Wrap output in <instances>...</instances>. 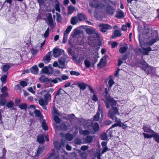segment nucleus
I'll return each mask as SVG.
<instances>
[{
    "label": "nucleus",
    "instance_id": "c756f323",
    "mask_svg": "<svg viewBox=\"0 0 159 159\" xmlns=\"http://www.w3.org/2000/svg\"><path fill=\"white\" fill-rule=\"evenodd\" d=\"M78 18L76 16H74L71 18L70 20L71 23L73 25H75L78 22Z\"/></svg>",
    "mask_w": 159,
    "mask_h": 159
},
{
    "label": "nucleus",
    "instance_id": "7ed1b4c3",
    "mask_svg": "<svg viewBox=\"0 0 159 159\" xmlns=\"http://www.w3.org/2000/svg\"><path fill=\"white\" fill-rule=\"evenodd\" d=\"M120 115L118 110L116 107H112L111 109H110L107 114L108 116L111 119L114 120L115 118V115Z\"/></svg>",
    "mask_w": 159,
    "mask_h": 159
},
{
    "label": "nucleus",
    "instance_id": "79ce46f5",
    "mask_svg": "<svg viewBox=\"0 0 159 159\" xmlns=\"http://www.w3.org/2000/svg\"><path fill=\"white\" fill-rule=\"evenodd\" d=\"M7 74L8 73H7L6 75H3L1 77V80L3 84L6 83V81L7 79Z\"/></svg>",
    "mask_w": 159,
    "mask_h": 159
},
{
    "label": "nucleus",
    "instance_id": "2eb2a0df",
    "mask_svg": "<svg viewBox=\"0 0 159 159\" xmlns=\"http://www.w3.org/2000/svg\"><path fill=\"white\" fill-rule=\"evenodd\" d=\"M104 97L106 99V100H104V102L106 104V107L108 109L110 107V105L108 103V101L112 98L110 97L108 93L105 94L104 95Z\"/></svg>",
    "mask_w": 159,
    "mask_h": 159
},
{
    "label": "nucleus",
    "instance_id": "2f4dec72",
    "mask_svg": "<svg viewBox=\"0 0 159 159\" xmlns=\"http://www.w3.org/2000/svg\"><path fill=\"white\" fill-rule=\"evenodd\" d=\"M66 94V92L64 90L60 89L57 92L56 95H61L62 96H63Z\"/></svg>",
    "mask_w": 159,
    "mask_h": 159
},
{
    "label": "nucleus",
    "instance_id": "de8ad7c7",
    "mask_svg": "<svg viewBox=\"0 0 159 159\" xmlns=\"http://www.w3.org/2000/svg\"><path fill=\"white\" fill-rule=\"evenodd\" d=\"M42 125L43 129L45 130H48V129L47 125L46 123V122L44 121H43L42 123Z\"/></svg>",
    "mask_w": 159,
    "mask_h": 159
},
{
    "label": "nucleus",
    "instance_id": "4c0bfd02",
    "mask_svg": "<svg viewBox=\"0 0 159 159\" xmlns=\"http://www.w3.org/2000/svg\"><path fill=\"white\" fill-rule=\"evenodd\" d=\"M86 33L89 34H93L95 31H96V30L93 28L91 29L87 28L86 29Z\"/></svg>",
    "mask_w": 159,
    "mask_h": 159
},
{
    "label": "nucleus",
    "instance_id": "9d476101",
    "mask_svg": "<svg viewBox=\"0 0 159 159\" xmlns=\"http://www.w3.org/2000/svg\"><path fill=\"white\" fill-rule=\"evenodd\" d=\"M53 51V56L55 58L59 57L64 52L63 50L56 48H54Z\"/></svg>",
    "mask_w": 159,
    "mask_h": 159
},
{
    "label": "nucleus",
    "instance_id": "864d4df0",
    "mask_svg": "<svg viewBox=\"0 0 159 159\" xmlns=\"http://www.w3.org/2000/svg\"><path fill=\"white\" fill-rule=\"evenodd\" d=\"M72 28V26L71 25H69L67 27L66 29V30L65 31V32L67 34H69Z\"/></svg>",
    "mask_w": 159,
    "mask_h": 159
},
{
    "label": "nucleus",
    "instance_id": "774afa93",
    "mask_svg": "<svg viewBox=\"0 0 159 159\" xmlns=\"http://www.w3.org/2000/svg\"><path fill=\"white\" fill-rule=\"evenodd\" d=\"M61 79H62V80H67L68 79V78H69L68 76L66 75H62V76H61Z\"/></svg>",
    "mask_w": 159,
    "mask_h": 159
},
{
    "label": "nucleus",
    "instance_id": "b1692460",
    "mask_svg": "<svg viewBox=\"0 0 159 159\" xmlns=\"http://www.w3.org/2000/svg\"><path fill=\"white\" fill-rule=\"evenodd\" d=\"M37 141L40 144H43L44 142V136L43 135H39L37 136Z\"/></svg>",
    "mask_w": 159,
    "mask_h": 159
},
{
    "label": "nucleus",
    "instance_id": "4d7b16f0",
    "mask_svg": "<svg viewBox=\"0 0 159 159\" xmlns=\"http://www.w3.org/2000/svg\"><path fill=\"white\" fill-rule=\"evenodd\" d=\"M54 89L51 88L47 89L44 90V92H45L46 93H52L53 92Z\"/></svg>",
    "mask_w": 159,
    "mask_h": 159
},
{
    "label": "nucleus",
    "instance_id": "a211bd4d",
    "mask_svg": "<svg viewBox=\"0 0 159 159\" xmlns=\"http://www.w3.org/2000/svg\"><path fill=\"white\" fill-rule=\"evenodd\" d=\"M143 131L145 132L151 133L154 132V131L152 130L151 128V127L148 125H143Z\"/></svg>",
    "mask_w": 159,
    "mask_h": 159
},
{
    "label": "nucleus",
    "instance_id": "9b49d317",
    "mask_svg": "<svg viewBox=\"0 0 159 159\" xmlns=\"http://www.w3.org/2000/svg\"><path fill=\"white\" fill-rule=\"evenodd\" d=\"M68 52L69 54L71 55L73 59L77 62H80L81 60L83 59L81 57L78 58V56L74 55V52L72 51V49L70 48L68 49Z\"/></svg>",
    "mask_w": 159,
    "mask_h": 159
},
{
    "label": "nucleus",
    "instance_id": "e433bc0d",
    "mask_svg": "<svg viewBox=\"0 0 159 159\" xmlns=\"http://www.w3.org/2000/svg\"><path fill=\"white\" fill-rule=\"evenodd\" d=\"M54 146L55 148L57 150H59L61 148V145L57 141H55L54 143Z\"/></svg>",
    "mask_w": 159,
    "mask_h": 159
},
{
    "label": "nucleus",
    "instance_id": "7c9ffc66",
    "mask_svg": "<svg viewBox=\"0 0 159 159\" xmlns=\"http://www.w3.org/2000/svg\"><path fill=\"white\" fill-rule=\"evenodd\" d=\"M48 25H52L53 23V21L52 16V15L51 13H49V15L48 16Z\"/></svg>",
    "mask_w": 159,
    "mask_h": 159
},
{
    "label": "nucleus",
    "instance_id": "49530a36",
    "mask_svg": "<svg viewBox=\"0 0 159 159\" xmlns=\"http://www.w3.org/2000/svg\"><path fill=\"white\" fill-rule=\"evenodd\" d=\"M92 37L94 39L95 38L98 39L100 36L99 34L96 31L93 34H92Z\"/></svg>",
    "mask_w": 159,
    "mask_h": 159
},
{
    "label": "nucleus",
    "instance_id": "20e7f679",
    "mask_svg": "<svg viewBox=\"0 0 159 159\" xmlns=\"http://www.w3.org/2000/svg\"><path fill=\"white\" fill-rule=\"evenodd\" d=\"M51 94L50 93H46L44 95V99L40 98L39 100V103L40 105L48 104L49 101H51Z\"/></svg>",
    "mask_w": 159,
    "mask_h": 159
},
{
    "label": "nucleus",
    "instance_id": "c9c22d12",
    "mask_svg": "<svg viewBox=\"0 0 159 159\" xmlns=\"http://www.w3.org/2000/svg\"><path fill=\"white\" fill-rule=\"evenodd\" d=\"M65 137L66 139L69 141L72 140L73 139V135L69 133L66 134Z\"/></svg>",
    "mask_w": 159,
    "mask_h": 159
},
{
    "label": "nucleus",
    "instance_id": "a18cd8bd",
    "mask_svg": "<svg viewBox=\"0 0 159 159\" xmlns=\"http://www.w3.org/2000/svg\"><path fill=\"white\" fill-rule=\"evenodd\" d=\"M54 120L57 123H59L61 121L60 119L57 115H55L54 116Z\"/></svg>",
    "mask_w": 159,
    "mask_h": 159
},
{
    "label": "nucleus",
    "instance_id": "f704fd0d",
    "mask_svg": "<svg viewBox=\"0 0 159 159\" xmlns=\"http://www.w3.org/2000/svg\"><path fill=\"white\" fill-rule=\"evenodd\" d=\"M10 66L8 64H6L3 65L2 68V70L4 72H7L10 68Z\"/></svg>",
    "mask_w": 159,
    "mask_h": 159
},
{
    "label": "nucleus",
    "instance_id": "338daca9",
    "mask_svg": "<svg viewBox=\"0 0 159 159\" xmlns=\"http://www.w3.org/2000/svg\"><path fill=\"white\" fill-rule=\"evenodd\" d=\"M118 45V43L116 42H113L111 43V48H115Z\"/></svg>",
    "mask_w": 159,
    "mask_h": 159
},
{
    "label": "nucleus",
    "instance_id": "8fccbe9b",
    "mask_svg": "<svg viewBox=\"0 0 159 159\" xmlns=\"http://www.w3.org/2000/svg\"><path fill=\"white\" fill-rule=\"evenodd\" d=\"M101 139L102 140H106L107 139V135L106 133H103L101 135Z\"/></svg>",
    "mask_w": 159,
    "mask_h": 159
},
{
    "label": "nucleus",
    "instance_id": "052dcab7",
    "mask_svg": "<svg viewBox=\"0 0 159 159\" xmlns=\"http://www.w3.org/2000/svg\"><path fill=\"white\" fill-rule=\"evenodd\" d=\"M108 84L110 87H111L114 84V82L112 79H110L109 80Z\"/></svg>",
    "mask_w": 159,
    "mask_h": 159
},
{
    "label": "nucleus",
    "instance_id": "dca6fc26",
    "mask_svg": "<svg viewBox=\"0 0 159 159\" xmlns=\"http://www.w3.org/2000/svg\"><path fill=\"white\" fill-rule=\"evenodd\" d=\"M55 151L53 150H52V152L50 153L49 156L45 159H59V157L58 155L55 153Z\"/></svg>",
    "mask_w": 159,
    "mask_h": 159
},
{
    "label": "nucleus",
    "instance_id": "f8f14e48",
    "mask_svg": "<svg viewBox=\"0 0 159 159\" xmlns=\"http://www.w3.org/2000/svg\"><path fill=\"white\" fill-rule=\"evenodd\" d=\"M45 150V148L43 146L39 147L37 150L36 152H35V156L36 157L41 156L42 154Z\"/></svg>",
    "mask_w": 159,
    "mask_h": 159
},
{
    "label": "nucleus",
    "instance_id": "09e8293b",
    "mask_svg": "<svg viewBox=\"0 0 159 159\" xmlns=\"http://www.w3.org/2000/svg\"><path fill=\"white\" fill-rule=\"evenodd\" d=\"M70 74L72 75H75L78 76L80 75V73L78 71H75L74 70H71L70 72Z\"/></svg>",
    "mask_w": 159,
    "mask_h": 159
},
{
    "label": "nucleus",
    "instance_id": "aec40b11",
    "mask_svg": "<svg viewBox=\"0 0 159 159\" xmlns=\"http://www.w3.org/2000/svg\"><path fill=\"white\" fill-rule=\"evenodd\" d=\"M116 17L119 18L121 19L124 18L125 16L124 12L120 10L116 11V14L115 15Z\"/></svg>",
    "mask_w": 159,
    "mask_h": 159
},
{
    "label": "nucleus",
    "instance_id": "f257e3e1",
    "mask_svg": "<svg viewBox=\"0 0 159 159\" xmlns=\"http://www.w3.org/2000/svg\"><path fill=\"white\" fill-rule=\"evenodd\" d=\"M151 35L150 38L151 39L147 42L146 44L147 46H152L155 43L159 40V37L157 30H152Z\"/></svg>",
    "mask_w": 159,
    "mask_h": 159
},
{
    "label": "nucleus",
    "instance_id": "6e6d98bb",
    "mask_svg": "<svg viewBox=\"0 0 159 159\" xmlns=\"http://www.w3.org/2000/svg\"><path fill=\"white\" fill-rule=\"evenodd\" d=\"M55 9L56 11H58L59 12H61L60 5L59 4L57 3L55 4Z\"/></svg>",
    "mask_w": 159,
    "mask_h": 159
},
{
    "label": "nucleus",
    "instance_id": "5fc2aeb1",
    "mask_svg": "<svg viewBox=\"0 0 159 159\" xmlns=\"http://www.w3.org/2000/svg\"><path fill=\"white\" fill-rule=\"evenodd\" d=\"M34 113L36 116L38 117H39L41 116V113L40 111L36 109L34 111Z\"/></svg>",
    "mask_w": 159,
    "mask_h": 159
},
{
    "label": "nucleus",
    "instance_id": "0e129e2a",
    "mask_svg": "<svg viewBox=\"0 0 159 159\" xmlns=\"http://www.w3.org/2000/svg\"><path fill=\"white\" fill-rule=\"evenodd\" d=\"M20 84L21 86L23 87L26 86L27 85V83L25 81H22L20 82Z\"/></svg>",
    "mask_w": 159,
    "mask_h": 159
},
{
    "label": "nucleus",
    "instance_id": "f3484780",
    "mask_svg": "<svg viewBox=\"0 0 159 159\" xmlns=\"http://www.w3.org/2000/svg\"><path fill=\"white\" fill-rule=\"evenodd\" d=\"M143 49L144 50L143 51L141 49H139V51L144 55H148L149 52L152 51L151 48L149 47L148 48H143Z\"/></svg>",
    "mask_w": 159,
    "mask_h": 159
},
{
    "label": "nucleus",
    "instance_id": "4468645a",
    "mask_svg": "<svg viewBox=\"0 0 159 159\" xmlns=\"http://www.w3.org/2000/svg\"><path fill=\"white\" fill-rule=\"evenodd\" d=\"M52 57V52H50L46 54V55L44 57L43 60L44 62L47 64L51 60V57Z\"/></svg>",
    "mask_w": 159,
    "mask_h": 159
},
{
    "label": "nucleus",
    "instance_id": "bf43d9fd",
    "mask_svg": "<svg viewBox=\"0 0 159 159\" xmlns=\"http://www.w3.org/2000/svg\"><path fill=\"white\" fill-rule=\"evenodd\" d=\"M13 103L12 102H10L7 103L6 106L8 108H11L12 107L13 105Z\"/></svg>",
    "mask_w": 159,
    "mask_h": 159
},
{
    "label": "nucleus",
    "instance_id": "c03bdc74",
    "mask_svg": "<svg viewBox=\"0 0 159 159\" xmlns=\"http://www.w3.org/2000/svg\"><path fill=\"white\" fill-rule=\"evenodd\" d=\"M49 70L48 67L47 66H45L43 67L41 71L43 73H44L47 74H49Z\"/></svg>",
    "mask_w": 159,
    "mask_h": 159
},
{
    "label": "nucleus",
    "instance_id": "72a5a7b5",
    "mask_svg": "<svg viewBox=\"0 0 159 159\" xmlns=\"http://www.w3.org/2000/svg\"><path fill=\"white\" fill-rule=\"evenodd\" d=\"M109 103H110V105L111 107H114L113 106H116L117 104L116 101L113 98H111L108 101Z\"/></svg>",
    "mask_w": 159,
    "mask_h": 159
},
{
    "label": "nucleus",
    "instance_id": "680f3d73",
    "mask_svg": "<svg viewBox=\"0 0 159 159\" xmlns=\"http://www.w3.org/2000/svg\"><path fill=\"white\" fill-rule=\"evenodd\" d=\"M92 99L93 101L95 102L97 101L98 100L97 96L94 93Z\"/></svg>",
    "mask_w": 159,
    "mask_h": 159
},
{
    "label": "nucleus",
    "instance_id": "0eeeda50",
    "mask_svg": "<svg viewBox=\"0 0 159 159\" xmlns=\"http://www.w3.org/2000/svg\"><path fill=\"white\" fill-rule=\"evenodd\" d=\"M78 86L82 90H84L85 89L87 86L89 88L91 93H94V91L93 89L89 85H87L83 82H79L77 83Z\"/></svg>",
    "mask_w": 159,
    "mask_h": 159
},
{
    "label": "nucleus",
    "instance_id": "cd10ccee",
    "mask_svg": "<svg viewBox=\"0 0 159 159\" xmlns=\"http://www.w3.org/2000/svg\"><path fill=\"white\" fill-rule=\"evenodd\" d=\"M104 58H102L99 63L97 64V67L100 68H102L105 65L106 62L104 61Z\"/></svg>",
    "mask_w": 159,
    "mask_h": 159
},
{
    "label": "nucleus",
    "instance_id": "e2e57ef3",
    "mask_svg": "<svg viewBox=\"0 0 159 159\" xmlns=\"http://www.w3.org/2000/svg\"><path fill=\"white\" fill-rule=\"evenodd\" d=\"M49 29L48 28L43 34V36L45 38H47L49 35Z\"/></svg>",
    "mask_w": 159,
    "mask_h": 159
},
{
    "label": "nucleus",
    "instance_id": "603ef678",
    "mask_svg": "<svg viewBox=\"0 0 159 159\" xmlns=\"http://www.w3.org/2000/svg\"><path fill=\"white\" fill-rule=\"evenodd\" d=\"M143 134L145 138L149 139L152 138V134L151 135H149L145 133H143Z\"/></svg>",
    "mask_w": 159,
    "mask_h": 159
},
{
    "label": "nucleus",
    "instance_id": "412c9836",
    "mask_svg": "<svg viewBox=\"0 0 159 159\" xmlns=\"http://www.w3.org/2000/svg\"><path fill=\"white\" fill-rule=\"evenodd\" d=\"M93 138V136L88 135L85 138H83V140L85 143H90L92 142Z\"/></svg>",
    "mask_w": 159,
    "mask_h": 159
},
{
    "label": "nucleus",
    "instance_id": "58836bf2",
    "mask_svg": "<svg viewBox=\"0 0 159 159\" xmlns=\"http://www.w3.org/2000/svg\"><path fill=\"white\" fill-rule=\"evenodd\" d=\"M56 15L57 16L56 20L57 23L61 22L62 20V16L61 14L56 12Z\"/></svg>",
    "mask_w": 159,
    "mask_h": 159
},
{
    "label": "nucleus",
    "instance_id": "6e6552de",
    "mask_svg": "<svg viewBox=\"0 0 159 159\" xmlns=\"http://www.w3.org/2000/svg\"><path fill=\"white\" fill-rule=\"evenodd\" d=\"M99 26L101 28L100 30L103 33L106 32L108 30H111L112 28L111 25L107 24H100L99 25Z\"/></svg>",
    "mask_w": 159,
    "mask_h": 159
},
{
    "label": "nucleus",
    "instance_id": "1a4fd4ad",
    "mask_svg": "<svg viewBox=\"0 0 159 159\" xmlns=\"http://www.w3.org/2000/svg\"><path fill=\"white\" fill-rule=\"evenodd\" d=\"M142 70H144L146 72L147 75H148L152 71V67L149 66L145 61L143 62L142 64Z\"/></svg>",
    "mask_w": 159,
    "mask_h": 159
},
{
    "label": "nucleus",
    "instance_id": "c85d7f7f",
    "mask_svg": "<svg viewBox=\"0 0 159 159\" xmlns=\"http://www.w3.org/2000/svg\"><path fill=\"white\" fill-rule=\"evenodd\" d=\"M77 15L78 20L80 21H81L87 19V18L85 17V15L83 13H78Z\"/></svg>",
    "mask_w": 159,
    "mask_h": 159
},
{
    "label": "nucleus",
    "instance_id": "ddd939ff",
    "mask_svg": "<svg viewBox=\"0 0 159 159\" xmlns=\"http://www.w3.org/2000/svg\"><path fill=\"white\" fill-rule=\"evenodd\" d=\"M116 11V9L112 7L109 5L107 6L106 9V12L110 15H112Z\"/></svg>",
    "mask_w": 159,
    "mask_h": 159
},
{
    "label": "nucleus",
    "instance_id": "423d86ee",
    "mask_svg": "<svg viewBox=\"0 0 159 159\" xmlns=\"http://www.w3.org/2000/svg\"><path fill=\"white\" fill-rule=\"evenodd\" d=\"M100 114L101 115V116L102 117L103 116L102 108V107H101V105L99 103L98 104V112L94 116L93 120L95 121H98L99 119Z\"/></svg>",
    "mask_w": 159,
    "mask_h": 159
},
{
    "label": "nucleus",
    "instance_id": "ea45409f",
    "mask_svg": "<svg viewBox=\"0 0 159 159\" xmlns=\"http://www.w3.org/2000/svg\"><path fill=\"white\" fill-rule=\"evenodd\" d=\"M74 10V7L70 5L68 7V13L69 14H71L73 12Z\"/></svg>",
    "mask_w": 159,
    "mask_h": 159
},
{
    "label": "nucleus",
    "instance_id": "6ab92c4d",
    "mask_svg": "<svg viewBox=\"0 0 159 159\" xmlns=\"http://www.w3.org/2000/svg\"><path fill=\"white\" fill-rule=\"evenodd\" d=\"M121 34H122L119 30H116L113 32L111 36V38L112 39H114L116 37L120 36Z\"/></svg>",
    "mask_w": 159,
    "mask_h": 159
},
{
    "label": "nucleus",
    "instance_id": "bb28decb",
    "mask_svg": "<svg viewBox=\"0 0 159 159\" xmlns=\"http://www.w3.org/2000/svg\"><path fill=\"white\" fill-rule=\"evenodd\" d=\"M128 49V48L127 46L121 47L120 48L119 51L121 54H123L126 52Z\"/></svg>",
    "mask_w": 159,
    "mask_h": 159
},
{
    "label": "nucleus",
    "instance_id": "a19ab883",
    "mask_svg": "<svg viewBox=\"0 0 159 159\" xmlns=\"http://www.w3.org/2000/svg\"><path fill=\"white\" fill-rule=\"evenodd\" d=\"M93 128L94 131H98L99 129V127L98 123H95L93 125Z\"/></svg>",
    "mask_w": 159,
    "mask_h": 159
},
{
    "label": "nucleus",
    "instance_id": "f03ea898",
    "mask_svg": "<svg viewBox=\"0 0 159 159\" xmlns=\"http://www.w3.org/2000/svg\"><path fill=\"white\" fill-rule=\"evenodd\" d=\"M92 123L91 121L86 120L84 123V128L86 129L85 130H80V133L84 135H86L89 134L91 132V129L92 127Z\"/></svg>",
    "mask_w": 159,
    "mask_h": 159
},
{
    "label": "nucleus",
    "instance_id": "3c124183",
    "mask_svg": "<svg viewBox=\"0 0 159 159\" xmlns=\"http://www.w3.org/2000/svg\"><path fill=\"white\" fill-rule=\"evenodd\" d=\"M84 64L86 67L87 68H89L91 66V63L90 61L87 60H86L84 61Z\"/></svg>",
    "mask_w": 159,
    "mask_h": 159
},
{
    "label": "nucleus",
    "instance_id": "a878e982",
    "mask_svg": "<svg viewBox=\"0 0 159 159\" xmlns=\"http://www.w3.org/2000/svg\"><path fill=\"white\" fill-rule=\"evenodd\" d=\"M38 68L37 66H34L31 68V72L34 74H37L38 71Z\"/></svg>",
    "mask_w": 159,
    "mask_h": 159
},
{
    "label": "nucleus",
    "instance_id": "393cba45",
    "mask_svg": "<svg viewBox=\"0 0 159 159\" xmlns=\"http://www.w3.org/2000/svg\"><path fill=\"white\" fill-rule=\"evenodd\" d=\"M153 138L154 140L158 143H159V135L157 133L154 131L152 133V138Z\"/></svg>",
    "mask_w": 159,
    "mask_h": 159
},
{
    "label": "nucleus",
    "instance_id": "473e14b6",
    "mask_svg": "<svg viewBox=\"0 0 159 159\" xmlns=\"http://www.w3.org/2000/svg\"><path fill=\"white\" fill-rule=\"evenodd\" d=\"M62 79L60 78L57 77L56 78L52 80L51 79H50V82L53 83L54 84H56L58 83V82H61Z\"/></svg>",
    "mask_w": 159,
    "mask_h": 159
},
{
    "label": "nucleus",
    "instance_id": "4be33fe9",
    "mask_svg": "<svg viewBox=\"0 0 159 159\" xmlns=\"http://www.w3.org/2000/svg\"><path fill=\"white\" fill-rule=\"evenodd\" d=\"M39 80L43 83H48L50 82V79H48L44 75H42L39 78Z\"/></svg>",
    "mask_w": 159,
    "mask_h": 159
},
{
    "label": "nucleus",
    "instance_id": "13d9d810",
    "mask_svg": "<svg viewBox=\"0 0 159 159\" xmlns=\"http://www.w3.org/2000/svg\"><path fill=\"white\" fill-rule=\"evenodd\" d=\"M6 102V100L5 99L2 98L0 100V105L1 106H3L5 105Z\"/></svg>",
    "mask_w": 159,
    "mask_h": 159
},
{
    "label": "nucleus",
    "instance_id": "69168bd1",
    "mask_svg": "<svg viewBox=\"0 0 159 159\" xmlns=\"http://www.w3.org/2000/svg\"><path fill=\"white\" fill-rule=\"evenodd\" d=\"M88 146L86 145H83L81 147V149L83 151H85L88 149Z\"/></svg>",
    "mask_w": 159,
    "mask_h": 159
},
{
    "label": "nucleus",
    "instance_id": "39448f33",
    "mask_svg": "<svg viewBox=\"0 0 159 159\" xmlns=\"http://www.w3.org/2000/svg\"><path fill=\"white\" fill-rule=\"evenodd\" d=\"M69 58L66 54H63V56L58 60V62L60 64L58 67L60 68H65L66 62L69 61Z\"/></svg>",
    "mask_w": 159,
    "mask_h": 159
},
{
    "label": "nucleus",
    "instance_id": "5701e85b",
    "mask_svg": "<svg viewBox=\"0 0 159 159\" xmlns=\"http://www.w3.org/2000/svg\"><path fill=\"white\" fill-rule=\"evenodd\" d=\"M55 127L57 129H61L64 131L66 130L67 129V126L64 123L61 124L59 127L57 126H55Z\"/></svg>",
    "mask_w": 159,
    "mask_h": 159
},
{
    "label": "nucleus",
    "instance_id": "37998d69",
    "mask_svg": "<svg viewBox=\"0 0 159 159\" xmlns=\"http://www.w3.org/2000/svg\"><path fill=\"white\" fill-rule=\"evenodd\" d=\"M19 107L21 110H26L27 105L26 103L21 104L19 105Z\"/></svg>",
    "mask_w": 159,
    "mask_h": 159
}]
</instances>
